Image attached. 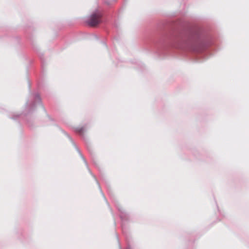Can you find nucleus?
<instances>
[{"mask_svg":"<svg viewBox=\"0 0 249 249\" xmlns=\"http://www.w3.org/2000/svg\"><path fill=\"white\" fill-rule=\"evenodd\" d=\"M76 131L78 132L80 135H81L83 133L84 128L82 127L77 129Z\"/></svg>","mask_w":249,"mask_h":249,"instance_id":"7ed1b4c3","label":"nucleus"},{"mask_svg":"<svg viewBox=\"0 0 249 249\" xmlns=\"http://www.w3.org/2000/svg\"><path fill=\"white\" fill-rule=\"evenodd\" d=\"M102 14L99 11L93 12L86 20L87 24L90 27H95L102 21Z\"/></svg>","mask_w":249,"mask_h":249,"instance_id":"f257e3e1","label":"nucleus"},{"mask_svg":"<svg viewBox=\"0 0 249 249\" xmlns=\"http://www.w3.org/2000/svg\"><path fill=\"white\" fill-rule=\"evenodd\" d=\"M35 99L36 100V101L38 102H41V98H40V97L39 96V95L38 94H36V95H35Z\"/></svg>","mask_w":249,"mask_h":249,"instance_id":"f03ea898","label":"nucleus"}]
</instances>
